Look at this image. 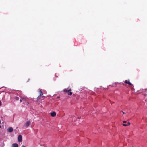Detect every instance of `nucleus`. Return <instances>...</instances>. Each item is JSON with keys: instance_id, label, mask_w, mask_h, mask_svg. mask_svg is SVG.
Wrapping results in <instances>:
<instances>
[{"instance_id": "nucleus-1", "label": "nucleus", "mask_w": 147, "mask_h": 147, "mask_svg": "<svg viewBox=\"0 0 147 147\" xmlns=\"http://www.w3.org/2000/svg\"><path fill=\"white\" fill-rule=\"evenodd\" d=\"M71 91V89L69 90H67L66 89H65L64 90V92L65 93H67L68 95H71L72 94V92Z\"/></svg>"}, {"instance_id": "nucleus-2", "label": "nucleus", "mask_w": 147, "mask_h": 147, "mask_svg": "<svg viewBox=\"0 0 147 147\" xmlns=\"http://www.w3.org/2000/svg\"><path fill=\"white\" fill-rule=\"evenodd\" d=\"M31 123V122L30 121H28L25 123L24 125V126L25 127H26V128L28 127L30 123Z\"/></svg>"}, {"instance_id": "nucleus-3", "label": "nucleus", "mask_w": 147, "mask_h": 147, "mask_svg": "<svg viewBox=\"0 0 147 147\" xmlns=\"http://www.w3.org/2000/svg\"><path fill=\"white\" fill-rule=\"evenodd\" d=\"M22 137L21 135H19L18 137V141L20 142H21L22 141Z\"/></svg>"}, {"instance_id": "nucleus-4", "label": "nucleus", "mask_w": 147, "mask_h": 147, "mask_svg": "<svg viewBox=\"0 0 147 147\" xmlns=\"http://www.w3.org/2000/svg\"><path fill=\"white\" fill-rule=\"evenodd\" d=\"M51 115L52 117H55L56 115V113L55 112H53L51 113Z\"/></svg>"}, {"instance_id": "nucleus-5", "label": "nucleus", "mask_w": 147, "mask_h": 147, "mask_svg": "<svg viewBox=\"0 0 147 147\" xmlns=\"http://www.w3.org/2000/svg\"><path fill=\"white\" fill-rule=\"evenodd\" d=\"M13 129L12 127H10L8 129V131L9 132H11L13 131Z\"/></svg>"}, {"instance_id": "nucleus-6", "label": "nucleus", "mask_w": 147, "mask_h": 147, "mask_svg": "<svg viewBox=\"0 0 147 147\" xmlns=\"http://www.w3.org/2000/svg\"><path fill=\"white\" fill-rule=\"evenodd\" d=\"M12 147H18V145L16 143H14L12 145Z\"/></svg>"}, {"instance_id": "nucleus-7", "label": "nucleus", "mask_w": 147, "mask_h": 147, "mask_svg": "<svg viewBox=\"0 0 147 147\" xmlns=\"http://www.w3.org/2000/svg\"><path fill=\"white\" fill-rule=\"evenodd\" d=\"M39 92H40V94L39 96H42L43 95V94L42 91H41V90H40L39 91Z\"/></svg>"}, {"instance_id": "nucleus-8", "label": "nucleus", "mask_w": 147, "mask_h": 147, "mask_svg": "<svg viewBox=\"0 0 147 147\" xmlns=\"http://www.w3.org/2000/svg\"><path fill=\"white\" fill-rule=\"evenodd\" d=\"M21 98L22 99V101H25L27 98L25 97H22Z\"/></svg>"}, {"instance_id": "nucleus-9", "label": "nucleus", "mask_w": 147, "mask_h": 147, "mask_svg": "<svg viewBox=\"0 0 147 147\" xmlns=\"http://www.w3.org/2000/svg\"><path fill=\"white\" fill-rule=\"evenodd\" d=\"M123 125L124 126H127L129 125V122H128L127 123V124H123Z\"/></svg>"}, {"instance_id": "nucleus-10", "label": "nucleus", "mask_w": 147, "mask_h": 147, "mask_svg": "<svg viewBox=\"0 0 147 147\" xmlns=\"http://www.w3.org/2000/svg\"><path fill=\"white\" fill-rule=\"evenodd\" d=\"M41 96L39 95L37 97V100H39L40 99Z\"/></svg>"}, {"instance_id": "nucleus-11", "label": "nucleus", "mask_w": 147, "mask_h": 147, "mask_svg": "<svg viewBox=\"0 0 147 147\" xmlns=\"http://www.w3.org/2000/svg\"><path fill=\"white\" fill-rule=\"evenodd\" d=\"M124 83L129 84V81H128L127 80H125L124 82Z\"/></svg>"}, {"instance_id": "nucleus-12", "label": "nucleus", "mask_w": 147, "mask_h": 147, "mask_svg": "<svg viewBox=\"0 0 147 147\" xmlns=\"http://www.w3.org/2000/svg\"><path fill=\"white\" fill-rule=\"evenodd\" d=\"M15 100H19V98L18 97H15Z\"/></svg>"}, {"instance_id": "nucleus-13", "label": "nucleus", "mask_w": 147, "mask_h": 147, "mask_svg": "<svg viewBox=\"0 0 147 147\" xmlns=\"http://www.w3.org/2000/svg\"><path fill=\"white\" fill-rule=\"evenodd\" d=\"M20 102H22L23 101H22V99L21 98V99H20Z\"/></svg>"}, {"instance_id": "nucleus-14", "label": "nucleus", "mask_w": 147, "mask_h": 147, "mask_svg": "<svg viewBox=\"0 0 147 147\" xmlns=\"http://www.w3.org/2000/svg\"><path fill=\"white\" fill-rule=\"evenodd\" d=\"M126 122H127V121H123V123H126Z\"/></svg>"}, {"instance_id": "nucleus-15", "label": "nucleus", "mask_w": 147, "mask_h": 147, "mask_svg": "<svg viewBox=\"0 0 147 147\" xmlns=\"http://www.w3.org/2000/svg\"><path fill=\"white\" fill-rule=\"evenodd\" d=\"M21 147H26L25 146H24V145H22V146H21Z\"/></svg>"}, {"instance_id": "nucleus-16", "label": "nucleus", "mask_w": 147, "mask_h": 147, "mask_svg": "<svg viewBox=\"0 0 147 147\" xmlns=\"http://www.w3.org/2000/svg\"><path fill=\"white\" fill-rule=\"evenodd\" d=\"M129 85H132V84L129 82Z\"/></svg>"}, {"instance_id": "nucleus-17", "label": "nucleus", "mask_w": 147, "mask_h": 147, "mask_svg": "<svg viewBox=\"0 0 147 147\" xmlns=\"http://www.w3.org/2000/svg\"><path fill=\"white\" fill-rule=\"evenodd\" d=\"M1 101H0V106H1Z\"/></svg>"}, {"instance_id": "nucleus-18", "label": "nucleus", "mask_w": 147, "mask_h": 147, "mask_svg": "<svg viewBox=\"0 0 147 147\" xmlns=\"http://www.w3.org/2000/svg\"><path fill=\"white\" fill-rule=\"evenodd\" d=\"M123 85H125V84L124 83H123Z\"/></svg>"}, {"instance_id": "nucleus-19", "label": "nucleus", "mask_w": 147, "mask_h": 147, "mask_svg": "<svg viewBox=\"0 0 147 147\" xmlns=\"http://www.w3.org/2000/svg\"><path fill=\"white\" fill-rule=\"evenodd\" d=\"M130 123L129 122V125H130Z\"/></svg>"}, {"instance_id": "nucleus-20", "label": "nucleus", "mask_w": 147, "mask_h": 147, "mask_svg": "<svg viewBox=\"0 0 147 147\" xmlns=\"http://www.w3.org/2000/svg\"><path fill=\"white\" fill-rule=\"evenodd\" d=\"M123 114H124V113H124V112H123Z\"/></svg>"}, {"instance_id": "nucleus-21", "label": "nucleus", "mask_w": 147, "mask_h": 147, "mask_svg": "<svg viewBox=\"0 0 147 147\" xmlns=\"http://www.w3.org/2000/svg\"><path fill=\"white\" fill-rule=\"evenodd\" d=\"M1 127V126H0V128Z\"/></svg>"}, {"instance_id": "nucleus-22", "label": "nucleus", "mask_w": 147, "mask_h": 147, "mask_svg": "<svg viewBox=\"0 0 147 147\" xmlns=\"http://www.w3.org/2000/svg\"><path fill=\"white\" fill-rule=\"evenodd\" d=\"M27 104H28V102H27Z\"/></svg>"}]
</instances>
